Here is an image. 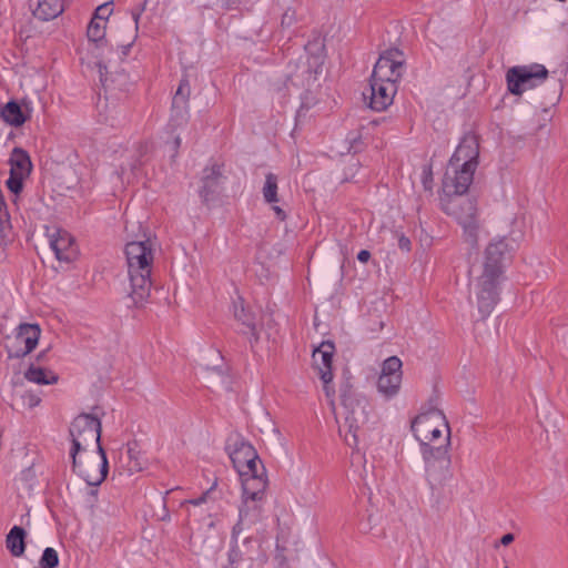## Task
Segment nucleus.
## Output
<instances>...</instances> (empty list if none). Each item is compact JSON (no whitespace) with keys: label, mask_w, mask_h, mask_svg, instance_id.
Masks as SVG:
<instances>
[{"label":"nucleus","mask_w":568,"mask_h":568,"mask_svg":"<svg viewBox=\"0 0 568 568\" xmlns=\"http://www.w3.org/2000/svg\"><path fill=\"white\" fill-rule=\"evenodd\" d=\"M515 248L514 240L493 239L486 246L481 260L469 267L470 301L476 305L481 318L487 317L497 303L505 261Z\"/></svg>","instance_id":"nucleus-1"},{"label":"nucleus","mask_w":568,"mask_h":568,"mask_svg":"<svg viewBox=\"0 0 568 568\" xmlns=\"http://www.w3.org/2000/svg\"><path fill=\"white\" fill-rule=\"evenodd\" d=\"M106 26L105 21L100 18L91 19L87 31L88 39L92 43L91 54L95 59L94 63L100 74V81L104 87L115 82L112 75L118 73V68L128 57L138 38V16L128 20L121 28V31L125 33L123 40L116 36H110L105 40Z\"/></svg>","instance_id":"nucleus-2"},{"label":"nucleus","mask_w":568,"mask_h":568,"mask_svg":"<svg viewBox=\"0 0 568 568\" xmlns=\"http://www.w3.org/2000/svg\"><path fill=\"white\" fill-rule=\"evenodd\" d=\"M155 243L152 239L131 241L125 245L129 274L128 297L131 305L143 307L150 297L151 271L154 262Z\"/></svg>","instance_id":"nucleus-3"},{"label":"nucleus","mask_w":568,"mask_h":568,"mask_svg":"<svg viewBox=\"0 0 568 568\" xmlns=\"http://www.w3.org/2000/svg\"><path fill=\"white\" fill-rule=\"evenodd\" d=\"M398 50H388L377 60L369 88L363 93L367 105L374 111L386 110L397 92L396 82L402 77L403 60Z\"/></svg>","instance_id":"nucleus-4"},{"label":"nucleus","mask_w":568,"mask_h":568,"mask_svg":"<svg viewBox=\"0 0 568 568\" xmlns=\"http://www.w3.org/2000/svg\"><path fill=\"white\" fill-rule=\"evenodd\" d=\"M415 439L424 448L450 446L452 432L445 414L439 409H430L417 415L410 423Z\"/></svg>","instance_id":"nucleus-5"},{"label":"nucleus","mask_w":568,"mask_h":568,"mask_svg":"<svg viewBox=\"0 0 568 568\" xmlns=\"http://www.w3.org/2000/svg\"><path fill=\"white\" fill-rule=\"evenodd\" d=\"M267 486L266 479H248L242 485L239 506V520L233 527V536L251 529L262 520L263 500Z\"/></svg>","instance_id":"nucleus-6"},{"label":"nucleus","mask_w":568,"mask_h":568,"mask_svg":"<svg viewBox=\"0 0 568 568\" xmlns=\"http://www.w3.org/2000/svg\"><path fill=\"white\" fill-rule=\"evenodd\" d=\"M227 452L242 485L248 479H266L264 467L254 447L243 438H230Z\"/></svg>","instance_id":"nucleus-7"},{"label":"nucleus","mask_w":568,"mask_h":568,"mask_svg":"<svg viewBox=\"0 0 568 568\" xmlns=\"http://www.w3.org/2000/svg\"><path fill=\"white\" fill-rule=\"evenodd\" d=\"M443 209L459 221L464 230V242L471 250H476L486 233L475 219L476 206L474 202L470 200L444 201Z\"/></svg>","instance_id":"nucleus-8"},{"label":"nucleus","mask_w":568,"mask_h":568,"mask_svg":"<svg viewBox=\"0 0 568 568\" xmlns=\"http://www.w3.org/2000/svg\"><path fill=\"white\" fill-rule=\"evenodd\" d=\"M69 434L72 447L70 455L87 453L88 449L95 445H101V422L89 414L77 416L70 425Z\"/></svg>","instance_id":"nucleus-9"},{"label":"nucleus","mask_w":568,"mask_h":568,"mask_svg":"<svg viewBox=\"0 0 568 568\" xmlns=\"http://www.w3.org/2000/svg\"><path fill=\"white\" fill-rule=\"evenodd\" d=\"M450 446H436V448H424L420 450L425 476L428 484L435 488L443 486L450 480L453 474L450 470Z\"/></svg>","instance_id":"nucleus-10"},{"label":"nucleus","mask_w":568,"mask_h":568,"mask_svg":"<svg viewBox=\"0 0 568 568\" xmlns=\"http://www.w3.org/2000/svg\"><path fill=\"white\" fill-rule=\"evenodd\" d=\"M342 405L345 420L339 426V433L348 446L355 447L358 444L357 432L367 420L366 403L344 392Z\"/></svg>","instance_id":"nucleus-11"},{"label":"nucleus","mask_w":568,"mask_h":568,"mask_svg":"<svg viewBox=\"0 0 568 568\" xmlns=\"http://www.w3.org/2000/svg\"><path fill=\"white\" fill-rule=\"evenodd\" d=\"M72 458V468L88 485L99 486L108 475V459L105 450L99 445L92 456L87 453L70 455Z\"/></svg>","instance_id":"nucleus-12"},{"label":"nucleus","mask_w":568,"mask_h":568,"mask_svg":"<svg viewBox=\"0 0 568 568\" xmlns=\"http://www.w3.org/2000/svg\"><path fill=\"white\" fill-rule=\"evenodd\" d=\"M547 75L548 71L542 64L513 67L506 73L507 89L511 94L521 95L531 89L536 81H544Z\"/></svg>","instance_id":"nucleus-13"},{"label":"nucleus","mask_w":568,"mask_h":568,"mask_svg":"<svg viewBox=\"0 0 568 568\" xmlns=\"http://www.w3.org/2000/svg\"><path fill=\"white\" fill-rule=\"evenodd\" d=\"M474 173L475 171L468 170L467 168L447 164L442 182L443 195L440 202L464 200L460 196L469 189Z\"/></svg>","instance_id":"nucleus-14"},{"label":"nucleus","mask_w":568,"mask_h":568,"mask_svg":"<svg viewBox=\"0 0 568 568\" xmlns=\"http://www.w3.org/2000/svg\"><path fill=\"white\" fill-rule=\"evenodd\" d=\"M403 363L397 356L386 358L381 365L376 382L377 392L386 399L399 394L403 381Z\"/></svg>","instance_id":"nucleus-15"},{"label":"nucleus","mask_w":568,"mask_h":568,"mask_svg":"<svg viewBox=\"0 0 568 568\" xmlns=\"http://www.w3.org/2000/svg\"><path fill=\"white\" fill-rule=\"evenodd\" d=\"M40 335L41 328L38 324H20L12 344L9 346V355L11 357H22L30 354L37 347Z\"/></svg>","instance_id":"nucleus-16"},{"label":"nucleus","mask_w":568,"mask_h":568,"mask_svg":"<svg viewBox=\"0 0 568 568\" xmlns=\"http://www.w3.org/2000/svg\"><path fill=\"white\" fill-rule=\"evenodd\" d=\"M10 178L7 185L13 193H19L22 189L23 181L30 175L32 162L29 154L20 148L13 149L10 159Z\"/></svg>","instance_id":"nucleus-17"},{"label":"nucleus","mask_w":568,"mask_h":568,"mask_svg":"<svg viewBox=\"0 0 568 568\" xmlns=\"http://www.w3.org/2000/svg\"><path fill=\"white\" fill-rule=\"evenodd\" d=\"M478 156L479 143L477 136L469 133L463 136L448 164L464 166L468 170L476 171Z\"/></svg>","instance_id":"nucleus-18"},{"label":"nucleus","mask_w":568,"mask_h":568,"mask_svg":"<svg viewBox=\"0 0 568 568\" xmlns=\"http://www.w3.org/2000/svg\"><path fill=\"white\" fill-rule=\"evenodd\" d=\"M50 246L60 262L70 263L78 256V247L67 231H57L50 235Z\"/></svg>","instance_id":"nucleus-19"},{"label":"nucleus","mask_w":568,"mask_h":568,"mask_svg":"<svg viewBox=\"0 0 568 568\" xmlns=\"http://www.w3.org/2000/svg\"><path fill=\"white\" fill-rule=\"evenodd\" d=\"M335 352L332 342H323L313 351V364L318 372L322 382H332V359Z\"/></svg>","instance_id":"nucleus-20"},{"label":"nucleus","mask_w":568,"mask_h":568,"mask_svg":"<svg viewBox=\"0 0 568 568\" xmlns=\"http://www.w3.org/2000/svg\"><path fill=\"white\" fill-rule=\"evenodd\" d=\"M118 463L129 475L144 469L146 460L143 457L138 442L133 440L126 444L125 453L120 454Z\"/></svg>","instance_id":"nucleus-21"},{"label":"nucleus","mask_w":568,"mask_h":568,"mask_svg":"<svg viewBox=\"0 0 568 568\" xmlns=\"http://www.w3.org/2000/svg\"><path fill=\"white\" fill-rule=\"evenodd\" d=\"M12 386V406L16 407L17 409H30L40 404V396L32 390L24 389V384L22 383V378L19 375H14Z\"/></svg>","instance_id":"nucleus-22"},{"label":"nucleus","mask_w":568,"mask_h":568,"mask_svg":"<svg viewBox=\"0 0 568 568\" xmlns=\"http://www.w3.org/2000/svg\"><path fill=\"white\" fill-rule=\"evenodd\" d=\"M33 14L41 20L59 17L65 8V0H29Z\"/></svg>","instance_id":"nucleus-23"},{"label":"nucleus","mask_w":568,"mask_h":568,"mask_svg":"<svg viewBox=\"0 0 568 568\" xmlns=\"http://www.w3.org/2000/svg\"><path fill=\"white\" fill-rule=\"evenodd\" d=\"M22 383L29 382L37 385H54L59 381V376L51 369L31 364L22 375Z\"/></svg>","instance_id":"nucleus-24"},{"label":"nucleus","mask_w":568,"mask_h":568,"mask_svg":"<svg viewBox=\"0 0 568 568\" xmlns=\"http://www.w3.org/2000/svg\"><path fill=\"white\" fill-rule=\"evenodd\" d=\"M32 108L29 104L20 105L10 101L1 109L2 119L12 126H21L31 115Z\"/></svg>","instance_id":"nucleus-25"},{"label":"nucleus","mask_w":568,"mask_h":568,"mask_svg":"<svg viewBox=\"0 0 568 568\" xmlns=\"http://www.w3.org/2000/svg\"><path fill=\"white\" fill-rule=\"evenodd\" d=\"M189 97L190 84L186 79H183L181 80L175 97L173 99L174 114L172 116V120H176L178 124H182L186 121Z\"/></svg>","instance_id":"nucleus-26"},{"label":"nucleus","mask_w":568,"mask_h":568,"mask_svg":"<svg viewBox=\"0 0 568 568\" xmlns=\"http://www.w3.org/2000/svg\"><path fill=\"white\" fill-rule=\"evenodd\" d=\"M26 531L23 528L19 526H14L6 538V546L8 550L11 552L14 557H21L24 554L26 550Z\"/></svg>","instance_id":"nucleus-27"},{"label":"nucleus","mask_w":568,"mask_h":568,"mask_svg":"<svg viewBox=\"0 0 568 568\" xmlns=\"http://www.w3.org/2000/svg\"><path fill=\"white\" fill-rule=\"evenodd\" d=\"M324 63V54L322 48L317 47L315 52H312L307 59L310 78L316 79V75L321 73Z\"/></svg>","instance_id":"nucleus-28"},{"label":"nucleus","mask_w":568,"mask_h":568,"mask_svg":"<svg viewBox=\"0 0 568 568\" xmlns=\"http://www.w3.org/2000/svg\"><path fill=\"white\" fill-rule=\"evenodd\" d=\"M263 196L268 203L277 202V179L273 173H268L265 178Z\"/></svg>","instance_id":"nucleus-29"},{"label":"nucleus","mask_w":568,"mask_h":568,"mask_svg":"<svg viewBox=\"0 0 568 568\" xmlns=\"http://www.w3.org/2000/svg\"><path fill=\"white\" fill-rule=\"evenodd\" d=\"M234 315L237 321L242 322L252 332L255 339H257L256 324L253 317L244 310L242 305L240 307L235 305Z\"/></svg>","instance_id":"nucleus-30"},{"label":"nucleus","mask_w":568,"mask_h":568,"mask_svg":"<svg viewBox=\"0 0 568 568\" xmlns=\"http://www.w3.org/2000/svg\"><path fill=\"white\" fill-rule=\"evenodd\" d=\"M111 13H112L111 3H103L97 8L95 13L92 19L100 18L101 20L105 21V23L108 24V18L111 16Z\"/></svg>","instance_id":"nucleus-31"},{"label":"nucleus","mask_w":568,"mask_h":568,"mask_svg":"<svg viewBox=\"0 0 568 568\" xmlns=\"http://www.w3.org/2000/svg\"><path fill=\"white\" fill-rule=\"evenodd\" d=\"M422 182L426 190H432L433 187V173L432 170L428 166H425L423 169L422 173Z\"/></svg>","instance_id":"nucleus-32"},{"label":"nucleus","mask_w":568,"mask_h":568,"mask_svg":"<svg viewBox=\"0 0 568 568\" xmlns=\"http://www.w3.org/2000/svg\"><path fill=\"white\" fill-rule=\"evenodd\" d=\"M242 559V554L237 547H233L229 552V568H236L235 564Z\"/></svg>","instance_id":"nucleus-33"},{"label":"nucleus","mask_w":568,"mask_h":568,"mask_svg":"<svg viewBox=\"0 0 568 568\" xmlns=\"http://www.w3.org/2000/svg\"><path fill=\"white\" fill-rule=\"evenodd\" d=\"M296 21V13L294 10H286L282 17V26L291 27Z\"/></svg>","instance_id":"nucleus-34"},{"label":"nucleus","mask_w":568,"mask_h":568,"mask_svg":"<svg viewBox=\"0 0 568 568\" xmlns=\"http://www.w3.org/2000/svg\"><path fill=\"white\" fill-rule=\"evenodd\" d=\"M7 211L3 199L0 196V232L3 230L7 224Z\"/></svg>","instance_id":"nucleus-35"},{"label":"nucleus","mask_w":568,"mask_h":568,"mask_svg":"<svg viewBox=\"0 0 568 568\" xmlns=\"http://www.w3.org/2000/svg\"><path fill=\"white\" fill-rule=\"evenodd\" d=\"M324 384V392L326 394V397L328 398L329 400V405H331V408L333 412H335V402L333 399V389L331 387V382H323Z\"/></svg>","instance_id":"nucleus-36"},{"label":"nucleus","mask_w":568,"mask_h":568,"mask_svg":"<svg viewBox=\"0 0 568 568\" xmlns=\"http://www.w3.org/2000/svg\"><path fill=\"white\" fill-rule=\"evenodd\" d=\"M207 494H209V491L203 494L200 498L185 500L182 505H184V504H192L194 506H199V505H201V504L206 501Z\"/></svg>","instance_id":"nucleus-37"},{"label":"nucleus","mask_w":568,"mask_h":568,"mask_svg":"<svg viewBox=\"0 0 568 568\" xmlns=\"http://www.w3.org/2000/svg\"><path fill=\"white\" fill-rule=\"evenodd\" d=\"M369 258H371V253L367 250H362L357 254V260L361 263H367L369 261Z\"/></svg>","instance_id":"nucleus-38"},{"label":"nucleus","mask_w":568,"mask_h":568,"mask_svg":"<svg viewBox=\"0 0 568 568\" xmlns=\"http://www.w3.org/2000/svg\"><path fill=\"white\" fill-rule=\"evenodd\" d=\"M119 176L122 180V182H126V183L131 182V174L128 173V170L124 166L121 168V170L119 172Z\"/></svg>","instance_id":"nucleus-39"},{"label":"nucleus","mask_w":568,"mask_h":568,"mask_svg":"<svg viewBox=\"0 0 568 568\" xmlns=\"http://www.w3.org/2000/svg\"><path fill=\"white\" fill-rule=\"evenodd\" d=\"M399 247L405 251H409L410 248V241L406 236H402L399 239Z\"/></svg>","instance_id":"nucleus-40"},{"label":"nucleus","mask_w":568,"mask_h":568,"mask_svg":"<svg viewBox=\"0 0 568 568\" xmlns=\"http://www.w3.org/2000/svg\"><path fill=\"white\" fill-rule=\"evenodd\" d=\"M128 21L121 23L118 26V28L111 33V36H116L119 39L123 40L125 38V33L121 31V28Z\"/></svg>","instance_id":"nucleus-41"},{"label":"nucleus","mask_w":568,"mask_h":568,"mask_svg":"<svg viewBox=\"0 0 568 568\" xmlns=\"http://www.w3.org/2000/svg\"><path fill=\"white\" fill-rule=\"evenodd\" d=\"M514 540V535L513 534H506L501 537L500 539V542L504 545V546H508L510 542H513Z\"/></svg>","instance_id":"nucleus-42"},{"label":"nucleus","mask_w":568,"mask_h":568,"mask_svg":"<svg viewBox=\"0 0 568 568\" xmlns=\"http://www.w3.org/2000/svg\"><path fill=\"white\" fill-rule=\"evenodd\" d=\"M273 211L275 212V214L277 215L278 219H281V220L285 219L286 215L280 206H277V205L273 206Z\"/></svg>","instance_id":"nucleus-43"},{"label":"nucleus","mask_w":568,"mask_h":568,"mask_svg":"<svg viewBox=\"0 0 568 568\" xmlns=\"http://www.w3.org/2000/svg\"><path fill=\"white\" fill-rule=\"evenodd\" d=\"M457 210L459 211V213L465 214V207L463 204L460 206H457Z\"/></svg>","instance_id":"nucleus-44"},{"label":"nucleus","mask_w":568,"mask_h":568,"mask_svg":"<svg viewBox=\"0 0 568 568\" xmlns=\"http://www.w3.org/2000/svg\"><path fill=\"white\" fill-rule=\"evenodd\" d=\"M128 166H129L130 171L132 172L134 169V163L130 162Z\"/></svg>","instance_id":"nucleus-45"},{"label":"nucleus","mask_w":568,"mask_h":568,"mask_svg":"<svg viewBox=\"0 0 568 568\" xmlns=\"http://www.w3.org/2000/svg\"><path fill=\"white\" fill-rule=\"evenodd\" d=\"M179 144H180V138H176V140H175V146H179Z\"/></svg>","instance_id":"nucleus-46"},{"label":"nucleus","mask_w":568,"mask_h":568,"mask_svg":"<svg viewBox=\"0 0 568 568\" xmlns=\"http://www.w3.org/2000/svg\"><path fill=\"white\" fill-rule=\"evenodd\" d=\"M505 568H508V567H505Z\"/></svg>","instance_id":"nucleus-47"}]
</instances>
